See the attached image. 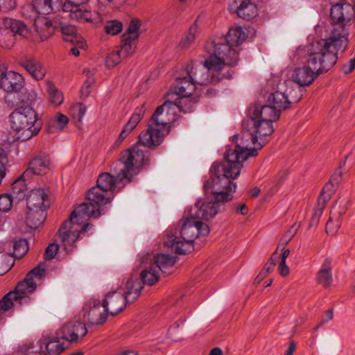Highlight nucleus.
Segmentation results:
<instances>
[{
  "label": "nucleus",
  "instance_id": "f257e3e1",
  "mask_svg": "<svg viewBox=\"0 0 355 355\" xmlns=\"http://www.w3.org/2000/svg\"><path fill=\"white\" fill-rule=\"evenodd\" d=\"M195 85L189 78H178L171 90L180 97L174 102L167 100L157 107L148 121L146 131L139 135L136 144L121 152V155H143L148 153V149H154L158 146L164 138L169 134L171 130L169 121L162 116L164 112L166 111L168 114L172 111L175 113V110L178 109L180 112H187L190 110V107L187 106L190 101L188 97L194 91Z\"/></svg>",
  "mask_w": 355,
  "mask_h": 355
},
{
  "label": "nucleus",
  "instance_id": "f03ea898",
  "mask_svg": "<svg viewBox=\"0 0 355 355\" xmlns=\"http://www.w3.org/2000/svg\"><path fill=\"white\" fill-rule=\"evenodd\" d=\"M249 157H225L222 163L215 162L210 168L211 176L204 183V189L207 194L210 193V200L196 204V219L209 220L214 218L225 203L232 201L236 192V184L233 180L236 178L241 171V161H245Z\"/></svg>",
  "mask_w": 355,
  "mask_h": 355
},
{
  "label": "nucleus",
  "instance_id": "7ed1b4c3",
  "mask_svg": "<svg viewBox=\"0 0 355 355\" xmlns=\"http://www.w3.org/2000/svg\"><path fill=\"white\" fill-rule=\"evenodd\" d=\"M142 159H136V157H121L114 162L110 173H102L97 179L96 187L91 188L87 193L88 202L96 210L97 213L102 214L101 206L110 203L112 200L105 193L109 191H114L117 187L121 190L126 184L132 181L133 176L136 175L142 165Z\"/></svg>",
  "mask_w": 355,
  "mask_h": 355
},
{
  "label": "nucleus",
  "instance_id": "20e7f679",
  "mask_svg": "<svg viewBox=\"0 0 355 355\" xmlns=\"http://www.w3.org/2000/svg\"><path fill=\"white\" fill-rule=\"evenodd\" d=\"M345 35L343 29L336 30L328 38L314 42L309 46L305 63L318 76L335 65L338 51H345L348 45Z\"/></svg>",
  "mask_w": 355,
  "mask_h": 355
},
{
  "label": "nucleus",
  "instance_id": "39448f33",
  "mask_svg": "<svg viewBox=\"0 0 355 355\" xmlns=\"http://www.w3.org/2000/svg\"><path fill=\"white\" fill-rule=\"evenodd\" d=\"M209 233V228L206 223L191 218H187L182 224L180 230V238L173 234L168 235L164 243L170 247L172 250L179 254H184L190 252L193 248L192 244L194 240L200 235L207 236Z\"/></svg>",
  "mask_w": 355,
  "mask_h": 355
},
{
  "label": "nucleus",
  "instance_id": "423d86ee",
  "mask_svg": "<svg viewBox=\"0 0 355 355\" xmlns=\"http://www.w3.org/2000/svg\"><path fill=\"white\" fill-rule=\"evenodd\" d=\"M142 291L141 283L136 278L128 279L124 286L108 293L102 302L107 314L116 315L123 311L126 304L133 303L140 295Z\"/></svg>",
  "mask_w": 355,
  "mask_h": 355
},
{
  "label": "nucleus",
  "instance_id": "0eeeda50",
  "mask_svg": "<svg viewBox=\"0 0 355 355\" xmlns=\"http://www.w3.org/2000/svg\"><path fill=\"white\" fill-rule=\"evenodd\" d=\"M227 39L223 37H216L207 42L205 46L209 53V59L214 60V64L219 67L223 75L229 78L232 77V67L237 64L239 55L234 46L227 42Z\"/></svg>",
  "mask_w": 355,
  "mask_h": 355
},
{
  "label": "nucleus",
  "instance_id": "6e6552de",
  "mask_svg": "<svg viewBox=\"0 0 355 355\" xmlns=\"http://www.w3.org/2000/svg\"><path fill=\"white\" fill-rule=\"evenodd\" d=\"M100 216L101 214L97 213L94 207L87 204L78 205L71 214L69 219L65 220L58 230L64 248L73 244L78 239L80 233L85 232L90 225L89 223H86L80 229H78L76 227V225H80L85 218H97Z\"/></svg>",
  "mask_w": 355,
  "mask_h": 355
},
{
  "label": "nucleus",
  "instance_id": "1a4fd4ad",
  "mask_svg": "<svg viewBox=\"0 0 355 355\" xmlns=\"http://www.w3.org/2000/svg\"><path fill=\"white\" fill-rule=\"evenodd\" d=\"M243 127L249 132L253 146L250 147L243 141L241 144H236L232 153L234 155H256L257 150L263 146L262 137L271 135L274 131L270 122L257 117H248L243 123Z\"/></svg>",
  "mask_w": 355,
  "mask_h": 355
},
{
  "label": "nucleus",
  "instance_id": "9d476101",
  "mask_svg": "<svg viewBox=\"0 0 355 355\" xmlns=\"http://www.w3.org/2000/svg\"><path fill=\"white\" fill-rule=\"evenodd\" d=\"M10 118L17 139L26 141L36 135L41 128V123L37 122L35 111L29 106L15 109Z\"/></svg>",
  "mask_w": 355,
  "mask_h": 355
},
{
  "label": "nucleus",
  "instance_id": "9b49d317",
  "mask_svg": "<svg viewBox=\"0 0 355 355\" xmlns=\"http://www.w3.org/2000/svg\"><path fill=\"white\" fill-rule=\"evenodd\" d=\"M214 60L209 58L204 61L203 64L193 63L187 67V73L189 78L195 85H207L209 83H217L224 78L223 72L219 67L216 66Z\"/></svg>",
  "mask_w": 355,
  "mask_h": 355
},
{
  "label": "nucleus",
  "instance_id": "f8f14e48",
  "mask_svg": "<svg viewBox=\"0 0 355 355\" xmlns=\"http://www.w3.org/2000/svg\"><path fill=\"white\" fill-rule=\"evenodd\" d=\"M31 35L30 29L23 21L12 18H3L0 26V46L10 49L15 45L17 36L29 38Z\"/></svg>",
  "mask_w": 355,
  "mask_h": 355
},
{
  "label": "nucleus",
  "instance_id": "ddd939ff",
  "mask_svg": "<svg viewBox=\"0 0 355 355\" xmlns=\"http://www.w3.org/2000/svg\"><path fill=\"white\" fill-rule=\"evenodd\" d=\"M24 80L23 77L18 73L10 71H6L3 76L0 79V87L8 93H17L19 95V101L21 103L29 101L33 97L28 96L24 92L26 89L24 87Z\"/></svg>",
  "mask_w": 355,
  "mask_h": 355
},
{
  "label": "nucleus",
  "instance_id": "4468645a",
  "mask_svg": "<svg viewBox=\"0 0 355 355\" xmlns=\"http://www.w3.org/2000/svg\"><path fill=\"white\" fill-rule=\"evenodd\" d=\"M354 15V7L348 3L345 2L331 7L330 17L334 26L331 33L342 28L345 31V37L347 40L348 32L345 28V22L353 19Z\"/></svg>",
  "mask_w": 355,
  "mask_h": 355
},
{
  "label": "nucleus",
  "instance_id": "2eb2a0df",
  "mask_svg": "<svg viewBox=\"0 0 355 355\" xmlns=\"http://www.w3.org/2000/svg\"><path fill=\"white\" fill-rule=\"evenodd\" d=\"M40 346L39 355H59L64 352L68 347V343L62 338L61 335H58V331L55 335L43 337L38 341Z\"/></svg>",
  "mask_w": 355,
  "mask_h": 355
},
{
  "label": "nucleus",
  "instance_id": "dca6fc26",
  "mask_svg": "<svg viewBox=\"0 0 355 355\" xmlns=\"http://www.w3.org/2000/svg\"><path fill=\"white\" fill-rule=\"evenodd\" d=\"M84 319L92 324H101L105 322L108 315L100 300L91 299L83 309Z\"/></svg>",
  "mask_w": 355,
  "mask_h": 355
},
{
  "label": "nucleus",
  "instance_id": "f3484780",
  "mask_svg": "<svg viewBox=\"0 0 355 355\" xmlns=\"http://www.w3.org/2000/svg\"><path fill=\"white\" fill-rule=\"evenodd\" d=\"M58 335H61L69 345L83 338L87 334V329L85 323L80 321H70L65 323L58 331Z\"/></svg>",
  "mask_w": 355,
  "mask_h": 355
},
{
  "label": "nucleus",
  "instance_id": "a211bd4d",
  "mask_svg": "<svg viewBox=\"0 0 355 355\" xmlns=\"http://www.w3.org/2000/svg\"><path fill=\"white\" fill-rule=\"evenodd\" d=\"M230 9L245 20L252 19L258 15L257 6L250 0H232Z\"/></svg>",
  "mask_w": 355,
  "mask_h": 355
},
{
  "label": "nucleus",
  "instance_id": "6ab92c4d",
  "mask_svg": "<svg viewBox=\"0 0 355 355\" xmlns=\"http://www.w3.org/2000/svg\"><path fill=\"white\" fill-rule=\"evenodd\" d=\"M280 113L270 103L266 105L256 104L250 107L248 115V117H257L272 123L279 119Z\"/></svg>",
  "mask_w": 355,
  "mask_h": 355
},
{
  "label": "nucleus",
  "instance_id": "aec40b11",
  "mask_svg": "<svg viewBox=\"0 0 355 355\" xmlns=\"http://www.w3.org/2000/svg\"><path fill=\"white\" fill-rule=\"evenodd\" d=\"M51 168V162L49 157H33L28 162V168L22 176L31 178L32 174L41 175L47 173Z\"/></svg>",
  "mask_w": 355,
  "mask_h": 355
},
{
  "label": "nucleus",
  "instance_id": "412c9836",
  "mask_svg": "<svg viewBox=\"0 0 355 355\" xmlns=\"http://www.w3.org/2000/svg\"><path fill=\"white\" fill-rule=\"evenodd\" d=\"M345 207L336 203L332 207L330 216L326 224L327 234L334 235L340 228L342 223V216L345 213Z\"/></svg>",
  "mask_w": 355,
  "mask_h": 355
},
{
  "label": "nucleus",
  "instance_id": "4be33fe9",
  "mask_svg": "<svg viewBox=\"0 0 355 355\" xmlns=\"http://www.w3.org/2000/svg\"><path fill=\"white\" fill-rule=\"evenodd\" d=\"M314 71L306 64L304 67L294 70L292 75L293 80L301 87L310 85L318 77Z\"/></svg>",
  "mask_w": 355,
  "mask_h": 355
},
{
  "label": "nucleus",
  "instance_id": "5701e85b",
  "mask_svg": "<svg viewBox=\"0 0 355 355\" xmlns=\"http://www.w3.org/2000/svg\"><path fill=\"white\" fill-rule=\"evenodd\" d=\"M24 67L35 79L42 80L46 74V69L43 65L35 58L29 57L20 62Z\"/></svg>",
  "mask_w": 355,
  "mask_h": 355
},
{
  "label": "nucleus",
  "instance_id": "b1692460",
  "mask_svg": "<svg viewBox=\"0 0 355 355\" xmlns=\"http://www.w3.org/2000/svg\"><path fill=\"white\" fill-rule=\"evenodd\" d=\"M37 284L31 279H28L26 276L24 281L20 282L16 286L14 293H16V302L19 301L20 304L28 302L30 298L27 294L32 293L36 288Z\"/></svg>",
  "mask_w": 355,
  "mask_h": 355
},
{
  "label": "nucleus",
  "instance_id": "393cba45",
  "mask_svg": "<svg viewBox=\"0 0 355 355\" xmlns=\"http://www.w3.org/2000/svg\"><path fill=\"white\" fill-rule=\"evenodd\" d=\"M140 279L137 275H132L129 279L133 278V282L137 278L138 281L143 284L153 286L159 279V270L152 263L148 267L143 269L139 275Z\"/></svg>",
  "mask_w": 355,
  "mask_h": 355
},
{
  "label": "nucleus",
  "instance_id": "a878e982",
  "mask_svg": "<svg viewBox=\"0 0 355 355\" xmlns=\"http://www.w3.org/2000/svg\"><path fill=\"white\" fill-rule=\"evenodd\" d=\"M47 195L42 189H33L27 197L28 209H44L46 210L45 200Z\"/></svg>",
  "mask_w": 355,
  "mask_h": 355
},
{
  "label": "nucleus",
  "instance_id": "bb28decb",
  "mask_svg": "<svg viewBox=\"0 0 355 355\" xmlns=\"http://www.w3.org/2000/svg\"><path fill=\"white\" fill-rule=\"evenodd\" d=\"M331 264V259L327 258L317 274V282L325 288L330 286L333 280Z\"/></svg>",
  "mask_w": 355,
  "mask_h": 355
},
{
  "label": "nucleus",
  "instance_id": "cd10ccee",
  "mask_svg": "<svg viewBox=\"0 0 355 355\" xmlns=\"http://www.w3.org/2000/svg\"><path fill=\"white\" fill-rule=\"evenodd\" d=\"M46 217L44 209H28L26 223L30 228L36 229L43 223Z\"/></svg>",
  "mask_w": 355,
  "mask_h": 355
},
{
  "label": "nucleus",
  "instance_id": "c85d7f7f",
  "mask_svg": "<svg viewBox=\"0 0 355 355\" xmlns=\"http://www.w3.org/2000/svg\"><path fill=\"white\" fill-rule=\"evenodd\" d=\"M268 103L275 107L279 112L291 107L285 92L276 91L270 94L268 98Z\"/></svg>",
  "mask_w": 355,
  "mask_h": 355
},
{
  "label": "nucleus",
  "instance_id": "c756f323",
  "mask_svg": "<svg viewBox=\"0 0 355 355\" xmlns=\"http://www.w3.org/2000/svg\"><path fill=\"white\" fill-rule=\"evenodd\" d=\"M69 118L60 113L58 112L55 116L51 119L46 125V130L49 133H54L62 131L69 123Z\"/></svg>",
  "mask_w": 355,
  "mask_h": 355
},
{
  "label": "nucleus",
  "instance_id": "7c9ffc66",
  "mask_svg": "<svg viewBox=\"0 0 355 355\" xmlns=\"http://www.w3.org/2000/svg\"><path fill=\"white\" fill-rule=\"evenodd\" d=\"M177 257L166 254H158L154 257L153 265L163 272H166V269L173 266Z\"/></svg>",
  "mask_w": 355,
  "mask_h": 355
},
{
  "label": "nucleus",
  "instance_id": "2f4dec72",
  "mask_svg": "<svg viewBox=\"0 0 355 355\" xmlns=\"http://www.w3.org/2000/svg\"><path fill=\"white\" fill-rule=\"evenodd\" d=\"M46 87L48 100L50 104L54 107L60 106L64 101L62 92L59 90L51 80L46 81Z\"/></svg>",
  "mask_w": 355,
  "mask_h": 355
},
{
  "label": "nucleus",
  "instance_id": "473e14b6",
  "mask_svg": "<svg viewBox=\"0 0 355 355\" xmlns=\"http://www.w3.org/2000/svg\"><path fill=\"white\" fill-rule=\"evenodd\" d=\"M30 179L28 176H22V174L12 184V191L15 198L20 200L24 198L28 189L26 181Z\"/></svg>",
  "mask_w": 355,
  "mask_h": 355
},
{
  "label": "nucleus",
  "instance_id": "72a5a7b5",
  "mask_svg": "<svg viewBox=\"0 0 355 355\" xmlns=\"http://www.w3.org/2000/svg\"><path fill=\"white\" fill-rule=\"evenodd\" d=\"M122 38L121 47L118 51H121L123 58H125L133 53L136 48L137 36H128L127 34H123Z\"/></svg>",
  "mask_w": 355,
  "mask_h": 355
},
{
  "label": "nucleus",
  "instance_id": "f704fd0d",
  "mask_svg": "<svg viewBox=\"0 0 355 355\" xmlns=\"http://www.w3.org/2000/svg\"><path fill=\"white\" fill-rule=\"evenodd\" d=\"M222 37L227 39V42L230 44L234 46H237L245 40V34L241 26H238L230 28L228 33Z\"/></svg>",
  "mask_w": 355,
  "mask_h": 355
},
{
  "label": "nucleus",
  "instance_id": "c9c22d12",
  "mask_svg": "<svg viewBox=\"0 0 355 355\" xmlns=\"http://www.w3.org/2000/svg\"><path fill=\"white\" fill-rule=\"evenodd\" d=\"M28 250V243L25 239H19L13 242V256L21 258Z\"/></svg>",
  "mask_w": 355,
  "mask_h": 355
},
{
  "label": "nucleus",
  "instance_id": "e433bc0d",
  "mask_svg": "<svg viewBox=\"0 0 355 355\" xmlns=\"http://www.w3.org/2000/svg\"><path fill=\"white\" fill-rule=\"evenodd\" d=\"M300 227V223H295L280 239L277 249L285 247L295 236Z\"/></svg>",
  "mask_w": 355,
  "mask_h": 355
},
{
  "label": "nucleus",
  "instance_id": "4c0bfd02",
  "mask_svg": "<svg viewBox=\"0 0 355 355\" xmlns=\"http://www.w3.org/2000/svg\"><path fill=\"white\" fill-rule=\"evenodd\" d=\"M46 24L49 26H54L55 29H60L64 35H69L77 33L74 26L69 25L64 21L57 22L56 21H49Z\"/></svg>",
  "mask_w": 355,
  "mask_h": 355
},
{
  "label": "nucleus",
  "instance_id": "58836bf2",
  "mask_svg": "<svg viewBox=\"0 0 355 355\" xmlns=\"http://www.w3.org/2000/svg\"><path fill=\"white\" fill-rule=\"evenodd\" d=\"M16 293L9 292L0 300V313L9 310L13 306V301L16 302Z\"/></svg>",
  "mask_w": 355,
  "mask_h": 355
},
{
  "label": "nucleus",
  "instance_id": "ea45409f",
  "mask_svg": "<svg viewBox=\"0 0 355 355\" xmlns=\"http://www.w3.org/2000/svg\"><path fill=\"white\" fill-rule=\"evenodd\" d=\"M16 293L9 292L0 300V313L9 310L13 306V301L16 302Z\"/></svg>",
  "mask_w": 355,
  "mask_h": 355
},
{
  "label": "nucleus",
  "instance_id": "a19ab883",
  "mask_svg": "<svg viewBox=\"0 0 355 355\" xmlns=\"http://www.w3.org/2000/svg\"><path fill=\"white\" fill-rule=\"evenodd\" d=\"M198 31L197 20L190 26L189 33L187 36L182 39L179 44L181 48L189 46L195 40V35Z\"/></svg>",
  "mask_w": 355,
  "mask_h": 355
},
{
  "label": "nucleus",
  "instance_id": "79ce46f5",
  "mask_svg": "<svg viewBox=\"0 0 355 355\" xmlns=\"http://www.w3.org/2000/svg\"><path fill=\"white\" fill-rule=\"evenodd\" d=\"M300 87L297 86L295 89L287 88L285 91L290 105L297 103L302 99V94Z\"/></svg>",
  "mask_w": 355,
  "mask_h": 355
},
{
  "label": "nucleus",
  "instance_id": "37998d69",
  "mask_svg": "<svg viewBox=\"0 0 355 355\" xmlns=\"http://www.w3.org/2000/svg\"><path fill=\"white\" fill-rule=\"evenodd\" d=\"M33 7L40 15H48L51 12V7L48 0H34Z\"/></svg>",
  "mask_w": 355,
  "mask_h": 355
},
{
  "label": "nucleus",
  "instance_id": "c03bdc74",
  "mask_svg": "<svg viewBox=\"0 0 355 355\" xmlns=\"http://www.w3.org/2000/svg\"><path fill=\"white\" fill-rule=\"evenodd\" d=\"M83 73L87 77L85 81L83 86L80 89V94L83 98L87 97L91 93V85L94 83L93 73L89 70H84Z\"/></svg>",
  "mask_w": 355,
  "mask_h": 355
},
{
  "label": "nucleus",
  "instance_id": "a18cd8bd",
  "mask_svg": "<svg viewBox=\"0 0 355 355\" xmlns=\"http://www.w3.org/2000/svg\"><path fill=\"white\" fill-rule=\"evenodd\" d=\"M340 167L341 166H340L339 168H338L332 175L329 182L325 185L324 189L327 191H334L336 189V188L340 184L343 175Z\"/></svg>",
  "mask_w": 355,
  "mask_h": 355
},
{
  "label": "nucleus",
  "instance_id": "49530a36",
  "mask_svg": "<svg viewBox=\"0 0 355 355\" xmlns=\"http://www.w3.org/2000/svg\"><path fill=\"white\" fill-rule=\"evenodd\" d=\"M145 112V103H144L141 107H138L135 109V112L127 123L132 126L133 128H135L138 123L143 119Z\"/></svg>",
  "mask_w": 355,
  "mask_h": 355
},
{
  "label": "nucleus",
  "instance_id": "de8ad7c7",
  "mask_svg": "<svg viewBox=\"0 0 355 355\" xmlns=\"http://www.w3.org/2000/svg\"><path fill=\"white\" fill-rule=\"evenodd\" d=\"M105 30L107 33L114 35L122 31L123 24L116 20L110 21L105 26Z\"/></svg>",
  "mask_w": 355,
  "mask_h": 355
},
{
  "label": "nucleus",
  "instance_id": "09e8293b",
  "mask_svg": "<svg viewBox=\"0 0 355 355\" xmlns=\"http://www.w3.org/2000/svg\"><path fill=\"white\" fill-rule=\"evenodd\" d=\"M12 197L8 193L0 195V211L7 212L12 207Z\"/></svg>",
  "mask_w": 355,
  "mask_h": 355
},
{
  "label": "nucleus",
  "instance_id": "8fccbe9b",
  "mask_svg": "<svg viewBox=\"0 0 355 355\" xmlns=\"http://www.w3.org/2000/svg\"><path fill=\"white\" fill-rule=\"evenodd\" d=\"M122 55L121 51H116L109 54L105 59V65L107 68L112 69L121 62Z\"/></svg>",
  "mask_w": 355,
  "mask_h": 355
},
{
  "label": "nucleus",
  "instance_id": "3c124183",
  "mask_svg": "<svg viewBox=\"0 0 355 355\" xmlns=\"http://www.w3.org/2000/svg\"><path fill=\"white\" fill-rule=\"evenodd\" d=\"M71 112L73 116L80 122L86 112V106L81 103H76L71 107Z\"/></svg>",
  "mask_w": 355,
  "mask_h": 355
},
{
  "label": "nucleus",
  "instance_id": "603ef678",
  "mask_svg": "<svg viewBox=\"0 0 355 355\" xmlns=\"http://www.w3.org/2000/svg\"><path fill=\"white\" fill-rule=\"evenodd\" d=\"M141 26V21L137 18L132 19L130 21L129 26L124 34H127L128 36H137V39L139 37V31Z\"/></svg>",
  "mask_w": 355,
  "mask_h": 355
},
{
  "label": "nucleus",
  "instance_id": "864d4df0",
  "mask_svg": "<svg viewBox=\"0 0 355 355\" xmlns=\"http://www.w3.org/2000/svg\"><path fill=\"white\" fill-rule=\"evenodd\" d=\"M47 21H44V27H42L40 31L37 30L40 38V42H43L47 40L53 34L54 30L55 29L54 26L47 25Z\"/></svg>",
  "mask_w": 355,
  "mask_h": 355
},
{
  "label": "nucleus",
  "instance_id": "5fc2aeb1",
  "mask_svg": "<svg viewBox=\"0 0 355 355\" xmlns=\"http://www.w3.org/2000/svg\"><path fill=\"white\" fill-rule=\"evenodd\" d=\"M75 9L73 11L71 12L69 14V17H70L73 20L80 21V20H85L88 21V12H83L80 8L79 6L73 7Z\"/></svg>",
  "mask_w": 355,
  "mask_h": 355
},
{
  "label": "nucleus",
  "instance_id": "6e6d98bb",
  "mask_svg": "<svg viewBox=\"0 0 355 355\" xmlns=\"http://www.w3.org/2000/svg\"><path fill=\"white\" fill-rule=\"evenodd\" d=\"M278 259V254H277V249L273 252L272 254V257L270 258V259L268 261V262L265 264L263 270H264L266 272H267L268 274L271 272L276 265V261Z\"/></svg>",
  "mask_w": 355,
  "mask_h": 355
},
{
  "label": "nucleus",
  "instance_id": "4d7b16f0",
  "mask_svg": "<svg viewBox=\"0 0 355 355\" xmlns=\"http://www.w3.org/2000/svg\"><path fill=\"white\" fill-rule=\"evenodd\" d=\"M134 129L135 128H133L132 126L130 125L128 123H126L124 125L123 129L120 133L119 137L117 138L115 142V145L121 144Z\"/></svg>",
  "mask_w": 355,
  "mask_h": 355
},
{
  "label": "nucleus",
  "instance_id": "13d9d810",
  "mask_svg": "<svg viewBox=\"0 0 355 355\" xmlns=\"http://www.w3.org/2000/svg\"><path fill=\"white\" fill-rule=\"evenodd\" d=\"M58 245L55 243L50 244L46 249L44 252V257L46 259H52L55 257L58 251Z\"/></svg>",
  "mask_w": 355,
  "mask_h": 355
},
{
  "label": "nucleus",
  "instance_id": "bf43d9fd",
  "mask_svg": "<svg viewBox=\"0 0 355 355\" xmlns=\"http://www.w3.org/2000/svg\"><path fill=\"white\" fill-rule=\"evenodd\" d=\"M16 7V0H0V11L8 12Z\"/></svg>",
  "mask_w": 355,
  "mask_h": 355
},
{
  "label": "nucleus",
  "instance_id": "052dcab7",
  "mask_svg": "<svg viewBox=\"0 0 355 355\" xmlns=\"http://www.w3.org/2000/svg\"><path fill=\"white\" fill-rule=\"evenodd\" d=\"M324 204H325V200H324L322 206L315 211V212L311 219V221L309 223V227H311V226H313V225H317L318 224L320 217L322 213V210H323Z\"/></svg>",
  "mask_w": 355,
  "mask_h": 355
},
{
  "label": "nucleus",
  "instance_id": "680f3d73",
  "mask_svg": "<svg viewBox=\"0 0 355 355\" xmlns=\"http://www.w3.org/2000/svg\"><path fill=\"white\" fill-rule=\"evenodd\" d=\"M44 273V270L41 268L40 267H36L31 270L26 276L28 277V279H31L33 281L34 277H37L40 279Z\"/></svg>",
  "mask_w": 355,
  "mask_h": 355
},
{
  "label": "nucleus",
  "instance_id": "e2e57ef3",
  "mask_svg": "<svg viewBox=\"0 0 355 355\" xmlns=\"http://www.w3.org/2000/svg\"><path fill=\"white\" fill-rule=\"evenodd\" d=\"M355 69V55L354 58L349 60L347 63L344 64L341 70L345 74L350 73Z\"/></svg>",
  "mask_w": 355,
  "mask_h": 355
},
{
  "label": "nucleus",
  "instance_id": "0e129e2a",
  "mask_svg": "<svg viewBox=\"0 0 355 355\" xmlns=\"http://www.w3.org/2000/svg\"><path fill=\"white\" fill-rule=\"evenodd\" d=\"M80 4L74 3L71 0H67V1L64 3H62V6L61 7L62 10L64 12L71 13V12L74 10L75 6H79Z\"/></svg>",
  "mask_w": 355,
  "mask_h": 355
},
{
  "label": "nucleus",
  "instance_id": "69168bd1",
  "mask_svg": "<svg viewBox=\"0 0 355 355\" xmlns=\"http://www.w3.org/2000/svg\"><path fill=\"white\" fill-rule=\"evenodd\" d=\"M334 318V310L333 309H329L328 310H327L325 312H324V317L322 318L320 324H319V327H321L324 324L328 322L329 321L331 320Z\"/></svg>",
  "mask_w": 355,
  "mask_h": 355
},
{
  "label": "nucleus",
  "instance_id": "338daca9",
  "mask_svg": "<svg viewBox=\"0 0 355 355\" xmlns=\"http://www.w3.org/2000/svg\"><path fill=\"white\" fill-rule=\"evenodd\" d=\"M63 40L65 42H70L71 44H78L80 41V37L77 35V33L71 35H64Z\"/></svg>",
  "mask_w": 355,
  "mask_h": 355
},
{
  "label": "nucleus",
  "instance_id": "774afa93",
  "mask_svg": "<svg viewBox=\"0 0 355 355\" xmlns=\"http://www.w3.org/2000/svg\"><path fill=\"white\" fill-rule=\"evenodd\" d=\"M285 179H286V174H285V173H279L277 175V177H275V179L273 180L272 188L273 189H276V188L279 187L281 185V184L282 183V182L284 181Z\"/></svg>",
  "mask_w": 355,
  "mask_h": 355
}]
</instances>
